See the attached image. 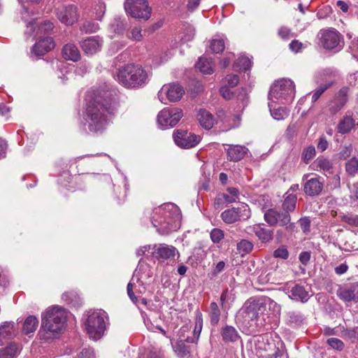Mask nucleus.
<instances>
[{
    "mask_svg": "<svg viewBox=\"0 0 358 358\" xmlns=\"http://www.w3.org/2000/svg\"><path fill=\"white\" fill-rule=\"evenodd\" d=\"M117 105L115 90H97L88 101L86 107V120L90 131L98 132L105 129L108 124V114L111 113Z\"/></svg>",
    "mask_w": 358,
    "mask_h": 358,
    "instance_id": "nucleus-1",
    "label": "nucleus"
},
{
    "mask_svg": "<svg viewBox=\"0 0 358 358\" xmlns=\"http://www.w3.org/2000/svg\"><path fill=\"white\" fill-rule=\"evenodd\" d=\"M152 223L162 235L176 231L180 227L181 213L173 203H166L155 209Z\"/></svg>",
    "mask_w": 358,
    "mask_h": 358,
    "instance_id": "nucleus-2",
    "label": "nucleus"
},
{
    "mask_svg": "<svg viewBox=\"0 0 358 358\" xmlns=\"http://www.w3.org/2000/svg\"><path fill=\"white\" fill-rule=\"evenodd\" d=\"M67 318L66 310L60 306L48 308L42 315V324L39 331L44 340L55 338L64 329Z\"/></svg>",
    "mask_w": 358,
    "mask_h": 358,
    "instance_id": "nucleus-3",
    "label": "nucleus"
},
{
    "mask_svg": "<svg viewBox=\"0 0 358 358\" xmlns=\"http://www.w3.org/2000/svg\"><path fill=\"white\" fill-rule=\"evenodd\" d=\"M264 310L265 306L259 301H247L239 310L236 317L250 333H252L263 325L259 322V316Z\"/></svg>",
    "mask_w": 358,
    "mask_h": 358,
    "instance_id": "nucleus-4",
    "label": "nucleus"
},
{
    "mask_svg": "<svg viewBox=\"0 0 358 358\" xmlns=\"http://www.w3.org/2000/svg\"><path fill=\"white\" fill-rule=\"evenodd\" d=\"M117 78L124 87L136 88L146 83L148 73L141 66L129 64L119 69Z\"/></svg>",
    "mask_w": 358,
    "mask_h": 358,
    "instance_id": "nucleus-5",
    "label": "nucleus"
},
{
    "mask_svg": "<svg viewBox=\"0 0 358 358\" xmlns=\"http://www.w3.org/2000/svg\"><path fill=\"white\" fill-rule=\"evenodd\" d=\"M85 317L84 324L87 334L93 340L100 339L104 334L108 321L107 313L101 309L90 310Z\"/></svg>",
    "mask_w": 358,
    "mask_h": 358,
    "instance_id": "nucleus-6",
    "label": "nucleus"
},
{
    "mask_svg": "<svg viewBox=\"0 0 358 358\" xmlns=\"http://www.w3.org/2000/svg\"><path fill=\"white\" fill-rule=\"evenodd\" d=\"M294 94V82L290 79L283 78L273 84L269 91L268 99L272 102H275V99L292 101Z\"/></svg>",
    "mask_w": 358,
    "mask_h": 358,
    "instance_id": "nucleus-7",
    "label": "nucleus"
},
{
    "mask_svg": "<svg viewBox=\"0 0 358 358\" xmlns=\"http://www.w3.org/2000/svg\"><path fill=\"white\" fill-rule=\"evenodd\" d=\"M125 11L133 17L147 20L151 15V8L146 0H126Z\"/></svg>",
    "mask_w": 358,
    "mask_h": 358,
    "instance_id": "nucleus-8",
    "label": "nucleus"
},
{
    "mask_svg": "<svg viewBox=\"0 0 358 358\" xmlns=\"http://www.w3.org/2000/svg\"><path fill=\"white\" fill-rule=\"evenodd\" d=\"M223 222L227 224L246 220L250 217V210L245 203L225 210L220 215Z\"/></svg>",
    "mask_w": 358,
    "mask_h": 358,
    "instance_id": "nucleus-9",
    "label": "nucleus"
},
{
    "mask_svg": "<svg viewBox=\"0 0 358 358\" xmlns=\"http://www.w3.org/2000/svg\"><path fill=\"white\" fill-rule=\"evenodd\" d=\"M320 34V42L325 49L338 51L343 47V37L335 29L321 30Z\"/></svg>",
    "mask_w": 358,
    "mask_h": 358,
    "instance_id": "nucleus-10",
    "label": "nucleus"
},
{
    "mask_svg": "<svg viewBox=\"0 0 358 358\" xmlns=\"http://www.w3.org/2000/svg\"><path fill=\"white\" fill-rule=\"evenodd\" d=\"M183 116L178 108H165L157 115V122L162 128L176 126Z\"/></svg>",
    "mask_w": 358,
    "mask_h": 358,
    "instance_id": "nucleus-11",
    "label": "nucleus"
},
{
    "mask_svg": "<svg viewBox=\"0 0 358 358\" xmlns=\"http://www.w3.org/2000/svg\"><path fill=\"white\" fill-rule=\"evenodd\" d=\"M173 136L176 144L178 147L184 149H189L195 147L201 140V136L182 129L177 130L174 132Z\"/></svg>",
    "mask_w": 358,
    "mask_h": 358,
    "instance_id": "nucleus-12",
    "label": "nucleus"
},
{
    "mask_svg": "<svg viewBox=\"0 0 358 358\" xmlns=\"http://www.w3.org/2000/svg\"><path fill=\"white\" fill-rule=\"evenodd\" d=\"M185 90L178 84L164 85L158 92V98L162 103H166V100L170 102H176L181 99Z\"/></svg>",
    "mask_w": 358,
    "mask_h": 358,
    "instance_id": "nucleus-13",
    "label": "nucleus"
},
{
    "mask_svg": "<svg viewBox=\"0 0 358 358\" xmlns=\"http://www.w3.org/2000/svg\"><path fill=\"white\" fill-rule=\"evenodd\" d=\"M264 220L271 226L279 224L280 226H286V229L290 231L294 230L295 224L290 223L291 217L289 214L279 213L274 209H268L264 215Z\"/></svg>",
    "mask_w": 358,
    "mask_h": 358,
    "instance_id": "nucleus-14",
    "label": "nucleus"
},
{
    "mask_svg": "<svg viewBox=\"0 0 358 358\" xmlns=\"http://www.w3.org/2000/svg\"><path fill=\"white\" fill-rule=\"evenodd\" d=\"M58 19L66 25L73 24L78 20L77 8L73 5L62 6L57 10Z\"/></svg>",
    "mask_w": 358,
    "mask_h": 358,
    "instance_id": "nucleus-15",
    "label": "nucleus"
},
{
    "mask_svg": "<svg viewBox=\"0 0 358 358\" xmlns=\"http://www.w3.org/2000/svg\"><path fill=\"white\" fill-rule=\"evenodd\" d=\"M348 88L345 87L341 88L335 95L334 99L329 104V110L332 115L339 112L347 103L348 101Z\"/></svg>",
    "mask_w": 358,
    "mask_h": 358,
    "instance_id": "nucleus-16",
    "label": "nucleus"
},
{
    "mask_svg": "<svg viewBox=\"0 0 358 358\" xmlns=\"http://www.w3.org/2000/svg\"><path fill=\"white\" fill-rule=\"evenodd\" d=\"M153 256L159 261H164L172 259L175 257L177 252L176 248L173 245H169L164 243L155 245L152 248Z\"/></svg>",
    "mask_w": 358,
    "mask_h": 358,
    "instance_id": "nucleus-17",
    "label": "nucleus"
},
{
    "mask_svg": "<svg viewBox=\"0 0 358 358\" xmlns=\"http://www.w3.org/2000/svg\"><path fill=\"white\" fill-rule=\"evenodd\" d=\"M102 43V39L96 36L89 37L83 40L80 43V47L85 54L94 55L101 50Z\"/></svg>",
    "mask_w": 358,
    "mask_h": 358,
    "instance_id": "nucleus-18",
    "label": "nucleus"
},
{
    "mask_svg": "<svg viewBox=\"0 0 358 358\" xmlns=\"http://www.w3.org/2000/svg\"><path fill=\"white\" fill-rule=\"evenodd\" d=\"M224 146H227L224 150L227 152V159L230 162L241 160L248 151L246 147L240 145L224 144Z\"/></svg>",
    "mask_w": 358,
    "mask_h": 358,
    "instance_id": "nucleus-19",
    "label": "nucleus"
},
{
    "mask_svg": "<svg viewBox=\"0 0 358 358\" xmlns=\"http://www.w3.org/2000/svg\"><path fill=\"white\" fill-rule=\"evenodd\" d=\"M55 48V43L51 37L46 36L41 38L35 43L31 49V54L42 56Z\"/></svg>",
    "mask_w": 358,
    "mask_h": 358,
    "instance_id": "nucleus-20",
    "label": "nucleus"
},
{
    "mask_svg": "<svg viewBox=\"0 0 358 358\" xmlns=\"http://www.w3.org/2000/svg\"><path fill=\"white\" fill-rule=\"evenodd\" d=\"M248 233H254L262 243L270 242L273 237V231L264 227L262 224H255L247 227Z\"/></svg>",
    "mask_w": 358,
    "mask_h": 358,
    "instance_id": "nucleus-21",
    "label": "nucleus"
},
{
    "mask_svg": "<svg viewBox=\"0 0 358 358\" xmlns=\"http://www.w3.org/2000/svg\"><path fill=\"white\" fill-rule=\"evenodd\" d=\"M323 189V182L320 178H314L308 180L303 185L305 194L310 196L319 195Z\"/></svg>",
    "mask_w": 358,
    "mask_h": 358,
    "instance_id": "nucleus-22",
    "label": "nucleus"
},
{
    "mask_svg": "<svg viewBox=\"0 0 358 358\" xmlns=\"http://www.w3.org/2000/svg\"><path fill=\"white\" fill-rule=\"evenodd\" d=\"M16 334L15 324L13 322H4L0 325V344L13 338Z\"/></svg>",
    "mask_w": 358,
    "mask_h": 358,
    "instance_id": "nucleus-23",
    "label": "nucleus"
},
{
    "mask_svg": "<svg viewBox=\"0 0 358 358\" xmlns=\"http://www.w3.org/2000/svg\"><path fill=\"white\" fill-rule=\"evenodd\" d=\"M200 125L205 129H210L215 124L213 115L206 109H200L196 115Z\"/></svg>",
    "mask_w": 358,
    "mask_h": 358,
    "instance_id": "nucleus-24",
    "label": "nucleus"
},
{
    "mask_svg": "<svg viewBox=\"0 0 358 358\" xmlns=\"http://www.w3.org/2000/svg\"><path fill=\"white\" fill-rule=\"evenodd\" d=\"M356 285H352L349 287L340 288L337 291L338 296L345 303L357 302L356 296Z\"/></svg>",
    "mask_w": 358,
    "mask_h": 358,
    "instance_id": "nucleus-25",
    "label": "nucleus"
},
{
    "mask_svg": "<svg viewBox=\"0 0 358 358\" xmlns=\"http://www.w3.org/2000/svg\"><path fill=\"white\" fill-rule=\"evenodd\" d=\"M289 296L295 301H300L303 303L306 302L309 299V293L305 287L300 285H295L289 291Z\"/></svg>",
    "mask_w": 358,
    "mask_h": 358,
    "instance_id": "nucleus-26",
    "label": "nucleus"
},
{
    "mask_svg": "<svg viewBox=\"0 0 358 358\" xmlns=\"http://www.w3.org/2000/svg\"><path fill=\"white\" fill-rule=\"evenodd\" d=\"M311 166L314 171L329 173H331L333 169L332 162L322 156L317 157L313 162Z\"/></svg>",
    "mask_w": 358,
    "mask_h": 358,
    "instance_id": "nucleus-27",
    "label": "nucleus"
},
{
    "mask_svg": "<svg viewBox=\"0 0 358 358\" xmlns=\"http://www.w3.org/2000/svg\"><path fill=\"white\" fill-rule=\"evenodd\" d=\"M62 56L66 60L76 62L80 59V53L74 44L68 43L63 47Z\"/></svg>",
    "mask_w": 358,
    "mask_h": 358,
    "instance_id": "nucleus-28",
    "label": "nucleus"
},
{
    "mask_svg": "<svg viewBox=\"0 0 358 358\" xmlns=\"http://www.w3.org/2000/svg\"><path fill=\"white\" fill-rule=\"evenodd\" d=\"M355 121L352 115L346 114L339 122L337 131L341 134L349 133L355 127Z\"/></svg>",
    "mask_w": 358,
    "mask_h": 358,
    "instance_id": "nucleus-29",
    "label": "nucleus"
},
{
    "mask_svg": "<svg viewBox=\"0 0 358 358\" xmlns=\"http://www.w3.org/2000/svg\"><path fill=\"white\" fill-rule=\"evenodd\" d=\"M221 336L222 341L225 343H234L240 338L237 330L232 326L226 325L221 329Z\"/></svg>",
    "mask_w": 358,
    "mask_h": 358,
    "instance_id": "nucleus-30",
    "label": "nucleus"
},
{
    "mask_svg": "<svg viewBox=\"0 0 358 358\" xmlns=\"http://www.w3.org/2000/svg\"><path fill=\"white\" fill-rule=\"evenodd\" d=\"M185 341H178L175 344L172 345L173 350L177 356L180 358H189L190 349L189 347L185 344Z\"/></svg>",
    "mask_w": 358,
    "mask_h": 358,
    "instance_id": "nucleus-31",
    "label": "nucleus"
},
{
    "mask_svg": "<svg viewBox=\"0 0 358 358\" xmlns=\"http://www.w3.org/2000/svg\"><path fill=\"white\" fill-rule=\"evenodd\" d=\"M38 325V319L34 315H30L25 320L23 324L22 331L25 334L34 333L37 329Z\"/></svg>",
    "mask_w": 358,
    "mask_h": 358,
    "instance_id": "nucleus-32",
    "label": "nucleus"
},
{
    "mask_svg": "<svg viewBox=\"0 0 358 358\" xmlns=\"http://www.w3.org/2000/svg\"><path fill=\"white\" fill-rule=\"evenodd\" d=\"M20 351L19 346L13 343L0 349V358H15Z\"/></svg>",
    "mask_w": 358,
    "mask_h": 358,
    "instance_id": "nucleus-33",
    "label": "nucleus"
},
{
    "mask_svg": "<svg viewBox=\"0 0 358 358\" xmlns=\"http://www.w3.org/2000/svg\"><path fill=\"white\" fill-rule=\"evenodd\" d=\"M287 196L282 203L284 213H288L294 210L296 208L297 197L296 194L286 193Z\"/></svg>",
    "mask_w": 358,
    "mask_h": 358,
    "instance_id": "nucleus-34",
    "label": "nucleus"
},
{
    "mask_svg": "<svg viewBox=\"0 0 358 358\" xmlns=\"http://www.w3.org/2000/svg\"><path fill=\"white\" fill-rule=\"evenodd\" d=\"M271 101L268 103V107L270 108L271 114L274 119L277 120H281L286 118L289 115L288 110L285 107H279L275 108Z\"/></svg>",
    "mask_w": 358,
    "mask_h": 358,
    "instance_id": "nucleus-35",
    "label": "nucleus"
},
{
    "mask_svg": "<svg viewBox=\"0 0 358 358\" xmlns=\"http://www.w3.org/2000/svg\"><path fill=\"white\" fill-rule=\"evenodd\" d=\"M208 316L211 325L215 326L218 324L220 318V310L215 302H211L208 310Z\"/></svg>",
    "mask_w": 358,
    "mask_h": 358,
    "instance_id": "nucleus-36",
    "label": "nucleus"
},
{
    "mask_svg": "<svg viewBox=\"0 0 358 358\" xmlns=\"http://www.w3.org/2000/svg\"><path fill=\"white\" fill-rule=\"evenodd\" d=\"M62 299L68 304L73 306H80L81 304L78 294L73 291L66 292L62 294Z\"/></svg>",
    "mask_w": 358,
    "mask_h": 358,
    "instance_id": "nucleus-37",
    "label": "nucleus"
},
{
    "mask_svg": "<svg viewBox=\"0 0 358 358\" xmlns=\"http://www.w3.org/2000/svg\"><path fill=\"white\" fill-rule=\"evenodd\" d=\"M345 171L351 176L354 177L358 171V158L352 157L345 163Z\"/></svg>",
    "mask_w": 358,
    "mask_h": 358,
    "instance_id": "nucleus-38",
    "label": "nucleus"
},
{
    "mask_svg": "<svg viewBox=\"0 0 358 358\" xmlns=\"http://www.w3.org/2000/svg\"><path fill=\"white\" fill-rule=\"evenodd\" d=\"M196 67L204 74H211L213 72L210 62L203 57L199 58Z\"/></svg>",
    "mask_w": 358,
    "mask_h": 358,
    "instance_id": "nucleus-39",
    "label": "nucleus"
},
{
    "mask_svg": "<svg viewBox=\"0 0 358 358\" xmlns=\"http://www.w3.org/2000/svg\"><path fill=\"white\" fill-rule=\"evenodd\" d=\"M253 249V244L245 239L241 240L237 244V250L241 255L250 253Z\"/></svg>",
    "mask_w": 358,
    "mask_h": 358,
    "instance_id": "nucleus-40",
    "label": "nucleus"
},
{
    "mask_svg": "<svg viewBox=\"0 0 358 358\" xmlns=\"http://www.w3.org/2000/svg\"><path fill=\"white\" fill-rule=\"evenodd\" d=\"M235 69L241 71H247L251 67V61L248 57H240L234 64Z\"/></svg>",
    "mask_w": 358,
    "mask_h": 358,
    "instance_id": "nucleus-41",
    "label": "nucleus"
},
{
    "mask_svg": "<svg viewBox=\"0 0 358 358\" xmlns=\"http://www.w3.org/2000/svg\"><path fill=\"white\" fill-rule=\"evenodd\" d=\"M342 336L345 339L350 340L352 343L358 341V331L357 327L345 329L343 327L341 331Z\"/></svg>",
    "mask_w": 358,
    "mask_h": 358,
    "instance_id": "nucleus-42",
    "label": "nucleus"
},
{
    "mask_svg": "<svg viewBox=\"0 0 358 358\" xmlns=\"http://www.w3.org/2000/svg\"><path fill=\"white\" fill-rule=\"evenodd\" d=\"M340 217L342 222L347 223L351 227H358V215L352 213L342 214L340 215Z\"/></svg>",
    "mask_w": 358,
    "mask_h": 358,
    "instance_id": "nucleus-43",
    "label": "nucleus"
},
{
    "mask_svg": "<svg viewBox=\"0 0 358 358\" xmlns=\"http://www.w3.org/2000/svg\"><path fill=\"white\" fill-rule=\"evenodd\" d=\"M210 48L214 53L222 52L224 49V42L222 39H213L210 42Z\"/></svg>",
    "mask_w": 358,
    "mask_h": 358,
    "instance_id": "nucleus-44",
    "label": "nucleus"
},
{
    "mask_svg": "<svg viewBox=\"0 0 358 358\" xmlns=\"http://www.w3.org/2000/svg\"><path fill=\"white\" fill-rule=\"evenodd\" d=\"M99 29V24L94 21H85L81 27V30L85 33L96 32Z\"/></svg>",
    "mask_w": 358,
    "mask_h": 358,
    "instance_id": "nucleus-45",
    "label": "nucleus"
},
{
    "mask_svg": "<svg viewBox=\"0 0 358 358\" xmlns=\"http://www.w3.org/2000/svg\"><path fill=\"white\" fill-rule=\"evenodd\" d=\"M327 343L331 346V348L338 351L343 350L345 347L343 342L337 338H328Z\"/></svg>",
    "mask_w": 358,
    "mask_h": 358,
    "instance_id": "nucleus-46",
    "label": "nucleus"
},
{
    "mask_svg": "<svg viewBox=\"0 0 358 358\" xmlns=\"http://www.w3.org/2000/svg\"><path fill=\"white\" fill-rule=\"evenodd\" d=\"M316 152L314 146L308 147L303 152L302 157L303 162L306 164H308L309 162L314 158L315 156Z\"/></svg>",
    "mask_w": 358,
    "mask_h": 358,
    "instance_id": "nucleus-47",
    "label": "nucleus"
},
{
    "mask_svg": "<svg viewBox=\"0 0 358 358\" xmlns=\"http://www.w3.org/2000/svg\"><path fill=\"white\" fill-rule=\"evenodd\" d=\"M330 86V84H322L317 87L313 92L312 102H315Z\"/></svg>",
    "mask_w": 358,
    "mask_h": 358,
    "instance_id": "nucleus-48",
    "label": "nucleus"
},
{
    "mask_svg": "<svg viewBox=\"0 0 358 358\" xmlns=\"http://www.w3.org/2000/svg\"><path fill=\"white\" fill-rule=\"evenodd\" d=\"M224 238V231L220 229L215 228L210 232V238L215 243H218Z\"/></svg>",
    "mask_w": 358,
    "mask_h": 358,
    "instance_id": "nucleus-49",
    "label": "nucleus"
},
{
    "mask_svg": "<svg viewBox=\"0 0 358 358\" xmlns=\"http://www.w3.org/2000/svg\"><path fill=\"white\" fill-rule=\"evenodd\" d=\"M278 34L283 40H289L293 36L291 29L287 27H281L278 29Z\"/></svg>",
    "mask_w": 358,
    "mask_h": 358,
    "instance_id": "nucleus-50",
    "label": "nucleus"
},
{
    "mask_svg": "<svg viewBox=\"0 0 358 358\" xmlns=\"http://www.w3.org/2000/svg\"><path fill=\"white\" fill-rule=\"evenodd\" d=\"M299 225L303 231V232L306 234L310 232V220L307 217H304L301 218L299 220Z\"/></svg>",
    "mask_w": 358,
    "mask_h": 358,
    "instance_id": "nucleus-51",
    "label": "nucleus"
},
{
    "mask_svg": "<svg viewBox=\"0 0 358 358\" xmlns=\"http://www.w3.org/2000/svg\"><path fill=\"white\" fill-rule=\"evenodd\" d=\"M352 152V146L351 144L343 146L339 152V158L341 159H346L350 157Z\"/></svg>",
    "mask_w": 358,
    "mask_h": 358,
    "instance_id": "nucleus-52",
    "label": "nucleus"
},
{
    "mask_svg": "<svg viewBox=\"0 0 358 358\" xmlns=\"http://www.w3.org/2000/svg\"><path fill=\"white\" fill-rule=\"evenodd\" d=\"M227 86H223L220 89V93L222 96L227 99L230 100L234 97V92H232Z\"/></svg>",
    "mask_w": 358,
    "mask_h": 358,
    "instance_id": "nucleus-53",
    "label": "nucleus"
},
{
    "mask_svg": "<svg viewBox=\"0 0 358 358\" xmlns=\"http://www.w3.org/2000/svg\"><path fill=\"white\" fill-rule=\"evenodd\" d=\"M273 256L276 258L286 259L288 258L289 252L285 247H280L274 251Z\"/></svg>",
    "mask_w": 358,
    "mask_h": 358,
    "instance_id": "nucleus-54",
    "label": "nucleus"
},
{
    "mask_svg": "<svg viewBox=\"0 0 358 358\" xmlns=\"http://www.w3.org/2000/svg\"><path fill=\"white\" fill-rule=\"evenodd\" d=\"M225 81L230 87H236L239 83V78L237 75L229 74L225 78Z\"/></svg>",
    "mask_w": 358,
    "mask_h": 358,
    "instance_id": "nucleus-55",
    "label": "nucleus"
},
{
    "mask_svg": "<svg viewBox=\"0 0 358 358\" xmlns=\"http://www.w3.org/2000/svg\"><path fill=\"white\" fill-rule=\"evenodd\" d=\"M54 27L53 23L50 21L46 20L43 24H41L38 29V32L48 34L50 31L52 30Z\"/></svg>",
    "mask_w": 358,
    "mask_h": 358,
    "instance_id": "nucleus-56",
    "label": "nucleus"
},
{
    "mask_svg": "<svg viewBox=\"0 0 358 358\" xmlns=\"http://www.w3.org/2000/svg\"><path fill=\"white\" fill-rule=\"evenodd\" d=\"M78 358H95L94 350L91 348H85L78 355Z\"/></svg>",
    "mask_w": 358,
    "mask_h": 358,
    "instance_id": "nucleus-57",
    "label": "nucleus"
},
{
    "mask_svg": "<svg viewBox=\"0 0 358 358\" xmlns=\"http://www.w3.org/2000/svg\"><path fill=\"white\" fill-rule=\"evenodd\" d=\"M290 50L294 52H300L303 48V45L301 42L298 40H293L289 45Z\"/></svg>",
    "mask_w": 358,
    "mask_h": 358,
    "instance_id": "nucleus-58",
    "label": "nucleus"
},
{
    "mask_svg": "<svg viewBox=\"0 0 358 358\" xmlns=\"http://www.w3.org/2000/svg\"><path fill=\"white\" fill-rule=\"evenodd\" d=\"M129 38L136 41H141L142 38L141 29L138 27H134L131 31Z\"/></svg>",
    "mask_w": 358,
    "mask_h": 358,
    "instance_id": "nucleus-59",
    "label": "nucleus"
},
{
    "mask_svg": "<svg viewBox=\"0 0 358 358\" xmlns=\"http://www.w3.org/2000/svg\"><path fill=\"white\" fill-rule=\"evenodd\" d=\"M266 358H288L287 355L279 348L275 349L273 354L268 355Z\"/></svg>",
    "mask_w": 358,
    "mask_h": 358,
    "instance_id": "nucleus-60",
    "label": "nucleus"
},
{
    "mask_svg": "<svg viewBox=\"0 0 358 358\" xmlns=\"http://www.w3.org/2000/svg\"><path fill=\"white\" fill-rule=\"evenodd\" d=\"M348 81L350 85L358 87V72L350 74L348 78Z\"/></svg>",
    "mask_w": 358,
    "mask_h": 358,
    "instance_id": "nucleus-61",
    "label": "nucleus"
},
{
    "mask_svg": "<svg viewBox=\"0 0 358 358\" xmlns=\"http://www.w3.org/2000/svg\"><path fill=\"white\" fill-rule=\"evenodd\" d=\"M195 317V325L196 329L199 328V329H202L203 327V317L202 314L199 310H196Z\"/></svg>",
    "mask_w": 358,
    "mask_h": 358,
    "instance_id": "nucleus-62",
    "label": "nucleus"
},
{
    "mask_svg": "<svg viewBox=\"0 0 358 358\" xmlns=\"http://www.w3.org/2000/svg\"><path fill=\"white\" fill-rule=\"evenodd\" d=\"M201 0H188L187 8L189 11H194L199 5Z\"/></svg>",
    "mask_w": 358,
    "mask_h": 358,
    "instance_id": "nucleus-63",
    "label": "nucleus"
},
{
    "mask_svg": "<svg viewBox=\"0 0 358 358\" xmlns=\"http://www.w3.org/2000/svg\"><path fill=\"white\" fill-rule=\"evenodd\" d=\"M310 253L309 252H302L299 255V260L300 262L306 265L310 261Z\"/></svg>",
    "mask_w": 358,
    "mask_h": 358,
    "instance_id": "nucleus-64",
    "label": "nucleus"
}]
</instances>
